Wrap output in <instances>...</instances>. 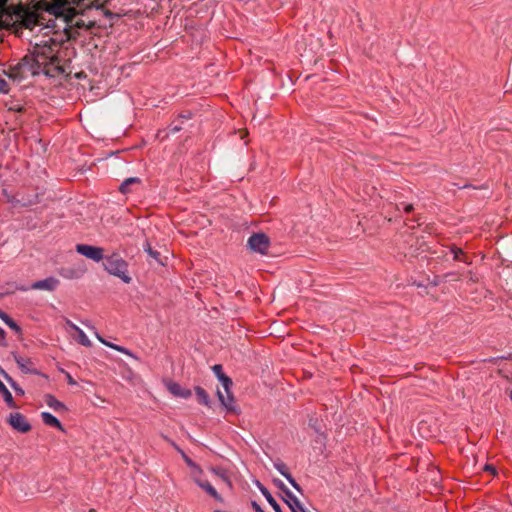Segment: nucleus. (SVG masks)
I'll list each match as a JSON object with an SVG mask.
<instances>
[{
	"label": "nucleus",
	"instance_id": "f257e3e1",
	"mask_svg": "<svg viewBox=\"0 0 512 512\" xmlns=\"http://www.w3.org/2000/svg\"><path fill=\"white\" fill-rule=\"evenodd\" d=\"M58 50L59 44L52 38L36 43L22 59L20 69L32 76L44 74L52 77L56 72H63L59 66Z\"/></svg>",
	"mask_w": 512,
	"mask_h": 512
},
{
	"label": "nucleus",
	"instance_id": "f03ea898",
	"mask_svg": "<svg viewBox=\"0 0 512 512\" xmlns=\"http://www.w3.org/2000/svg\"><path fill=\"white\" fill-rule=\"evenodd\" d=\"M104 269L111 275L120 278L124 283H130L131 277L127 271V263L121 258L118 254H112L110 256L105 257V262L103 264Z\"/></svg>",
	"mask_w": 512,
	"mask_h": 512
},
{
	"label": "nucleus",
	"instance_id": "7ed1b4c3",
	"mask_svg": "<svg viewBox=\"0 0 512 512\" xmlns=\"http://www.w3.org/2000/svg\"><path fill=\"white\" fill-rule=\"evenodd\" d=\"M83 0H54L51 4L49 11L56 17H63L66 22L71 21L75 14V8L71 5L81 3Z\"/></svg>",
	"mask_w": 512,
	"mask_h": 512
},
{
	"label": "nucleus",
	"instance_id": "20e7f679",
	"mask_svg": "<svg viewBox=\"0 0 512 512\" xmlns=\"http://www.w3.org/2000/svg\"><path fill=\"white\" fill-rule=\"evenodd\" d=\"M190 474L195 484L203 489L210 497L219 503L224 502L223 497L216 491L210 482L203 479V470L199 465L196 464L194 467L190 468Z\"/></svg>",
	"mask_w": 512,
	"mask_h": 512
},
{
	"label": "nucleus",
	"instance_id": "39448f33",
	"mask_svg": "<svg viewBox=\"0 0 512 512\" xmlns=\"http://www.w3.org/2000/svg\"><path fill=\"white\" fill-rule=\"evenodd\" d=\"M247 246L252 252L265 255L270 247V239L265 233H255L249 237Z\"/></svg>",
	"mask_w": 512,
	"mask_h": 512
},
{
	"label": "nucleus",
	"instance_id": "423d86ee",
	"mask_svg": "<svg viewBox=\"0 0 512 512\" xmlns=\"http://www.w3.org/2000/svg\"><path fill=\"white\" fill-rule=\"evenodd\" d=\"M7 423L13 430L20 433H27L32 428L27 418L19 412L10 413L7 417Z\"/></svg>",
	"mask_w": 512,
	"mask_h": 512
},
{
	"label": "nucleus",
	"instance_id": "0eeeda50",
	"mask_svg": "<svg viewBox=\"0 0 512 512\" xmlns=\"http://www.w3.org/2000/svg\"><path fill=\"white\" fill-rule=\"evenodd\" d=\"M76 251L82 256L91 259L95 262H99L102 259H104V250L98 246L78 244L76 245Z\"/></svg>",
	"mask_w": 512,
	"mask_h": 512
},
{
	"label": "nucleus",
	"instance_id": "6e6552de",
	"mask_svg": "<svg viewBox=\"0 0 512 512\" xmlns=\"http://www.w3.org/2000/svg\"><path fill=\"white\" fill-rule=\"evenodd\" d=\"M218 400L221 405L228 411L239 413L238 407L235 405V400L231 391V388L217 390Z\"/></svg>",
	"mask_w": 512,
	"mask_h": 512
},
{
	"label": "nucleus",
	"instance_id": "1a4fd4ad",
	"mask_svg": "<svg viewBox=\"0 0 512 512\" xmlns=\"http://www.w3.org/2000/svg\"><path fill=\"white\" fill-rule=\"evenodd\" d=\"M59 285V280L55 277H47L31 284V289L53 291Z\"/></svg>",
	"mask_w": 512,
	"mask_h": 512
},
{
	"label": "nucleus",
	"instance_id": "9d476101",
	"mask_svg": "<svg viewBox=\"0 0 512 512\" xmlns=\"http://www.w3.org/2000/svg\"><path fill=\"white\" fill-rule=\"evenodd\" d=\"M13 357H14V360L16 361L18 367L20 368V370L23 373L34 374V375L39 374V372L35 368H33V363L30 358H24L15 353H13Z\"/></svg>",
	"mask_w": 512,
	"mask_h": 512
},
{
	"label": "nucleus",
	"instance_id": "9b49d317",
	"mask_svg": "<svg viewBox=\"0 0 512 512\" xmlns=\"http://www.w3.org/2000/svg\"><path fill=\"white\" fill-rule=\"evenodd\" d=\"M274 467L275 469L281 474L283 475L287 481L290 483V485L297 491L301 492V488L299 486V484L295 481V479L292 477V475L290 474V472L288 471V468L287 466L281 462V461H278V462H275L274 463Z\"/></svg>",
	"mask_w": 512,
	"mask_h": 512
},
{
	"label": "nucleus",
	"instance_id": "f8f14e48",
	"mask_svg": "<svg viewBox=\"0 0 512 512\" xmlns=\"http://www.w3.org/2000/svg\"><path fill=\"white\" fill-rule=\"evenodd\" d=\"M283 500L292 512H302L304 509L299 499L289 489H285V496L283 497Z\"/></svg>",
	"mask_w": 512,
	"mask_h": 512
},
{
	"label": "nucleus",
	"instance_id": "ddd939ff",
	"mask_svg": "<svg viewBox=\"0 0 512 512\" xmlns=\"http://www.w3.org/2000/svg\"><path fill=\"white\" fill-rule=\"evenodd\" d=\"M166 387L168 389V391L174 395L175 397H179V398H183V399H187L191 396V391L186 389V388H183L181 387L178 383L176 382H168L166 384Z\"/></svg>",
	"mask_w": 512,
	"mask_h": 512
},
{
	"label": "nucleus",
	"instance_id": "4468645a",
	"mask_svg": "<svg viewBox=\"0 0 512 512\" xmlns=\"http://www.w3.org/2000/svg\"><path fill=\"white\" fill-rule=\"evenodd\" d=\"M41 419L45 425L50 426V427H55L56 429H58L59 431H61L63 433L66 432L65 428L63 427V425L61 424L59 419L57 417H55L53 414H51L50 412H46V411L42 412Z\"/></svg>",
	"mask_w": 512,
	"mask_h": 512
},
{
	"label": "nucleus",
	"instance_id": "2eb2a0df",
	"mask_svg": "<svg viewBox=\"0 0 512 512\" xmlns=\"http://www.w3.org/2000/svg\"><path fill=\"white\" fill-rule=\"evenodd\" d=\"M256 486L258 487L261 494L264 496L269 505L273 508L274 512H283L280 505L273 498L272 494L268 491L266 487H264L259 481L256 482Z\"/></svg>",
	"mask_w": 512,
	"mask_h": 512
},
{
	"label": "nucleus",
	"instance_id": "dca6fc26",
	"mask_svg": "<svg viewBox=\"0 0 512 512\" xmlns=\"http://www.w3.org/2000/svg\"><path fill=\"white\" fill-rule=\"evenodd\" d=\"M44 400L47 406L54 411L66 412L68 410L67 406L52 394H46Z\"/></svg>",
	"mask_w": 512,
	"mask_h": 512
},
{
	"label": "nucleus",
	"instance_id": "f3484780",
	"mask_svg": "<svg viewBox=\"0 0 512 512\" xmlns=\"http://www.w3.org/2000/svg\"><path fill=\"white\" fill-rule=\"evenodd\" d=\"M212 370H213L215 376L218 378V380L222 384L223 389L232 388V385H233L232 380L223 373V369H222L221 365H219V364L214 365L212 367Z\"/></svg>",
	"mask_w": 512,
	"mask_h": 512
},
{
	"label": "nucleus",
	"instance_id": "a211bd4d",
	"mask_svg": "<svg viewBox=\"0 0 512 512\" xmlns=\"http://www.w3.org/2000/svg\"><path fill=\"white\" fill-rule=\"evenodd\" d=\"M67 323L78 334V342L85 347H90L91 341L84 333V331L70 321H67Z\"/></svg>",
	"mask_w": 512,
	"mask_h": 512
},
{
	"label": "nucleus",
	"instance_id": "6ab92c4d",
	"mask_svg": "<svg viewBox=\"0 0 512 512\" xmlns=\"http://www.w3.org/2000/svg\"><path fill=\"white\" fill-rule=\"evenodd\" d=\"M0 394L2 395L5 403L10 408H16L15 401L13 399L12 394L7 389V387L4 385V383L0 380Z\"/></svg>",
	"mask_w": 512,
	"mask_h": 512
},
{
	"label": "nucleus",
	"instance_id": "aec40b11",
	"mask_svg": "<svg viewBox=\"0 0 512 512\" xmlns=\"http://www.w3.org/2000/svg\"><path fill=\"white\" fill-rule=\"evenodd\" d=\"M143 249L148 254L151 261H154L160 265H164V262L160 258V253L154 250L148 241H146L145 244L143 245Z\"/></svg>",
	"mask_w": 512,
	"mask_h": 512
},
{
	"label": "nucleus",
	"instance_id": "412c9836",
	"mask_svg": "<svg viewBox=\"0 0 512 512\" xmlns=\"http://www.w3.org/2000/svg\"><path fill=\"white\" fill-rule=\"evenodd\" d=\"M0 375L8 382L10 387L19 395H24V390L13 380V378L3 369H0Z\"/></svg>",
	"mask_w": 512,
	"mask_h": 512
},
{
	"label": "nucleus",
	"instance_id": "4be33fe9",
	"mask_svg": "<svg viewBox=\"0 0 512 512\" xmlns=\"http://www.w3.org/2000/svg\"><path fill=\"white\" fill-rule=\"evenodd\" d=\"M195 393L197 395V398L199 400V402L205 406H209L210 405V398H209V395L207 394V392L201 388V387H196L195 388Z\"/></svg>",
	"mask_w": 512,
	"mask_h": 512
},
{
	"label": "nucleus",
	"instance_id": "5701e85b",
	"mask_svg": "<svg viewBox=\"0 0 512 512\" xmlns=\"http://www.w3.org/2000/svg\"><path fill=\"white\" fill-rule=\"evenodd\" d=\"M140 181H141V180H140V178H138V177H129V178L125 179V180L121 183V185H120V187H119V190H120L122 193H124V194H125V193H128V192H129L128 187H129L130 185H132V184H138V183H140Z\"/></svg>",
	"mask_w": 512,
	"mask_h": 512
},
{
	"label": "nucleus",
	"instance_id": "b1692460",
	"mask_svg": "<svg viewBox=\"0 0 512 512\" xmlns=\"http://www.w3.org/2000/svg\"><path fill=\"white\" fill-rule=\"evenodd\" d=\"M109 348H111V349H113L115 351H118L120 353H123V354H125L127 356H130V357H132L134 359H137V357L130 350H128L127 348H125L123 346L110 343Z\"/></svg>",
	"mask_w": 512,
	"mask_h": 512
},
{
	"label": "nucleus",
	"instance_id": "393cba45",
	"mask_svg": "<svg viewBox=\"0 0 512 512\" xmlns=\"http://www.w3.org/2000/svg\"><path fill=\"white\" fill-rule=\"evenodd\" d=\"M211 471L213 473H215L216 475L220 476L221 479L229 486L231 487V481L229 480V478L225 475V473H223L221 470L219 469H214L212 468Z\"/></svg>",
	"mask_w": 512,
	"mask_h": 512
},
{
	"label": "nucleus",
	"instance_id": "a878e982",
	"mask_svg": "<svg viewBox=\"0 0 512 512\" xmlns=\"http://www.w3.org/2000/svg\"><path fill=\"white\" fill-rule=\"evenodd\" d=\"M87 326H88V327H89V328L94 332V334H95L96 338L98 339V341H99L100 343H102L103 345H105V346L109 347L110 342H108V341H106L104 338H102V337L100 336V334L97 332V330H96V328H95L94 326H92V325H87Z\"/></svg>",
	"mask_w": 512,
	"mask_h": 512
},
{
	"label": "nucleus",
	"instance_id": "bb28decb",
	"mask_svg": "<svg viewBox=\"0 0 512 512\" xmlns=\"http://www.w3.org/2000/svg\"><path fill=\"white\" fill-rule=\"evenodd\" d=\"M180 453L182 455L183 460L189 467V469L196 465V463L191 458H189L182 450H180Z\"/></svg>",
	"mask_w": 512,
	"mask_h": 512
},
{
	"label": "nucleus",
	"instance_id": "cd10ccee",
	"mask_svg": "<svg viewBox=\"0 0 512 512\" xmlns=\"http://www.w3.org/2000/svg\"><path fill=\"white\" fill-rule=\"evenodd\" d=\"M6 325L17 333L21 331L19 325L12 318L6 323Z\"/></svg>",
	"mask_w": 512,
	"mask_h": 512
},
{
	"label": "nucleus",
	"instance_id": "c85d7f7f",
	"mask_svg": "<svg viewBox=\"0 0 512 512\" xmlns=\"http://www.w3.org/2000/svg\"><path fill=\"white\" fill-rule=\"evenodd\" d=\"M450 251L453 254L454 260H457L459 258V255L462 254V249L458 247H452Z\"/></svg>",
	"mask_w": 512,
	"mask_h": 512
},
{
	"label": "nucleus",
	"instance_id": "c756f323",
	"mask_svg": "<svg viewBox=\"0 0 512 512\" xmlns=\"http://www.w3.org/2000/svg\"><path fill=\"white\" fill-rule=\"evenodd\" d=\"M63 372L65 373V377H66L67 383H68L69 385H71V386H76V385H77V382L73 379V377L71 376V374H70V373H68V372H65V371H63Z\"/></svg>",
	"mask_w": 512,
	"mask_h": 512
},
{
	"label": "nucleus",
	"instance_id": "7c9ffc66",
	"mask_svg": "<svg viewBox=\"0 0 512 512\" xmlns=\"http://www.w3.org/2000/svg\"><path fill=\"white\" fill-rule=\"evenodd\" d=\"M7 82L2 78L0 77V93H6L7 92Z\"/></svg>",
	"mask_w": 512,
	"mask_h": 512
},
{
	"label": "nucleus",
	"instance_id": "2f4dec72",
	"mask_svg": "<svg viewBox=\"0 0 512 512\" xmlns=\"http://www.w3.org/2000/svg\"><path fill=\"white\" fill-rule=\"evenodd\" d=\"M0 319L6 324L11 318L7 313L0 309Z\"/></svg>",
	"mask_w": 512,
	"mask_h": 512
},
{
	"label": "nucleus",
	"instance_id": "473e14b6",
	"mask_svg": "<svg viewBox=\"0 0 512 512\" xmlns=\"http://www.w3.org/2000/svg\"><path fill=\"white\" fill-rule=\"evenodd\" d=\"M5 345H6L5 331L3 328L0 327V346H5Z\"/></svg>",
	"mask_w": 512,
	"mask_h": 512
},
{
	"label": "nucleus",
	"instance_id": "72a5a7b5",
	"mask_svg": "<svg viewBox=\"0 0 512 512\" xmlns=\"http://www.w3.org/2000/svg\"><path fill=\"white\" fill-rule=\"evenodd\" d=\"M274 483H275V485H276L277 487H279V488L283 491V493L285 494V489H288V488L284 485V483H283L281 480H277V479H275V480H274Z\"/></svg>",
	"mask_w": 512,
	"mask_h": 512
},
{
	"label": "nucleus",
	"instance_id": "f704fd0d",
	"mask_svg": "<svg viewBox=\"0 0 512 512\" xmlns=\"http://www.w3.org/2000/svg\"><path fill=\"white\" fill-rule=\"evenodd\" d=\"M484 470H486V471H490V472H492V473H495V472H496L495 467H494V466H492V465H488V464H486V465L484 466Z\"/></svg>",
	"mask_w": 512,
	"mask_h": 512
},
{
	"label": "nucleus",
	"instance_id": "c9c22d12",
	"mask_svg": "<svg viewBox=\"0 0 512 512\" xmlns=\"http://www.w3.org/2000/svg\"><path fill=\"white\" fill-rule=\"evenodd\" d=\"M403 209H404V211H405L406 213H409L410 211H412V210H413V206H412V204H407V205H405V206L403 207Z\"/></svg>",
	"mask_w": 512,
	"mask_h": 512
},
{
	"label": "nucleus",
	"instance_id": "e433bc0d",
	"mask_svg": "<svg viewBox=\"0 0 512 512\" xmlns=\"http://www.w3.org/2000/svg\"><path fill=\"white\" fill-rule=\"evenodd\" d=\"M252 506L253 508L255 509L256 512H264L261 507L256 503V502H253L252 503Z\"/></svg>",
	"mask_w": 512,
	"mask_h": 512
},
{
	"label": "nucleus",
	"instance_id": "4c0bfd02",
	"mask_svg": "<svg viewBox=\"0 0 512 512\" xmlns=\"http://www.w3.org/2000/svg\"><path fill=\"white\" fill-rule=\"evenodd\" d=\"M75 25H76L77 27H82L84 24H83V23H80V22H76V23H75Z\"/></svg>",
	"mask_w": 512,
	"mask_h": 512
},
{
	"label": "nucleus",
	"instance_id": "58836bf2",
	"mask_svg": "<svg viewBox=\"0 0 512 512\" xmlns=\"http://www.w3.org/2000/svg\"><path fill=\"white\" fill-rule=\"evenodd\" d=\"M6 0H0V6L5 3Z\"/></svg>",
	"mask_w": 512,
	"mask_h": 512
},
{
	"label": "nucleus",
	"instance_id": "ea45409f",
	"mask_svg": "<svg viewBox=\"0 0 512 512\" xmlns=\"http://www.w3.org/2000/svg\"><path fill=\"white\" fill-rule=\"evenodd\" d=\"M302 512H310V511H308V510H306V509H303V510H302Z\"/></svg>",
	"mask_w": 512,
	"mask_h": 512
},
{
	"label": "nucleus",
	"instance_id": "a19ab883",
	"mask_svg": "<svg viewBox=\"0 0 512 512\" xmlns=\"http://www.w3.org/2000/svg\"><path fill=\"white\" fill-rule=\"evenodd\" d=\"M15 110H21V107H18V108H14Z\"/></svg>",
	"mask_w": 512,
	"mask_h": 512
},
{
	"label": "nucleus",
	"instance_id": "79ce46f5",
	"mask_svg": "<svg viewBox=\"0 0 512 512\" xmlns=\"http://www.w3.org/2000/svg\"><path fill=\"white\" fill-rule=\"evenodd\" d=\"M510 399L512 400V393H511V395H510Z\"/></svg>",
	"mask_w": 512,
	"mask_h": 512
}]
</instances>
